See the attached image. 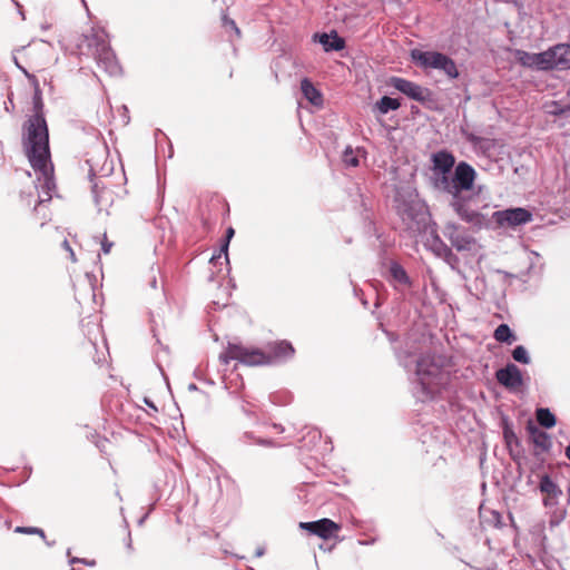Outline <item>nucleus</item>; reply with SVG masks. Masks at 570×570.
Instances as JSON below:
<instances>
[{
  "label": "nucleus",
  "mask_w": 570,
  "mask_h": 570,
  "mask_svg": "<svg viewBox=\"0 0 570 570\" xmlns=\"http://www.w3.org/2000/svg\"><path fill=\"white\" fill-rule=\"evenodd\" d=\"M42 101L39 90L35 95V115L23 125V147L31 167L40 173L49 185L52 175L50 161L49 132L42 114Z\"/></svg>",
  "instance_id": "nucleus-1"
},
{
  "label": "nucleus",
  "mask_w": 570,
  "mask_h": 570,
  "mask_svg": "<svg viewBox=\"0 0 570 570\" xmlns=\"http://www.w3.org/2000/svg\"><path fill=\"white\" fill-rule=\"evenodd\" d=\"M70 48L78 56L92 57L98 67L109 76H118L121 72L108 37L101 29L90 28L87 32L75 36Z\"/></svg>",
  "instance_id": "nucleus-2"
},
{
  "label": "nucleus",
  "mask_w": 570,
  "mask_h": 570,
  "mask_svg": "<svg viewBox=\"0 0 570 570\" xmlns=\"http://www.w3.org/2000/svg\"><path fill=\"white\" fill-rule=\"evenodd\" d=\"M234 360L246 366H263L267 361L262 348L245 346L240 343H228L224 352L219 354V361L223 364H228Z\"/></svg>",
  "instance_id": "nucleus-3"
},
{
  "label": "nucleus",
  "mask_w": 570,
  "mask_h": 570,
  "mask_svg": "<svg viewBox=\"0 0 570 570\" xmlns=\"http://www.w3.org/2000/svg\"><path fill=\"white\" fill-rule=\"evenodd\" d=\"M299 529L307 531L309 534L316 535L323 540L337 538L341 531V524L331 519L323 518L317 521L299 522Z\"/></svg>",
  "instance_id": "nucleus-4"
},
{
  "label": "nucleus",
  "mask_w": 570,
  "mask_h": 570,
  "mask_svg": "<svg viewBox=\"0 0 570 570\" xmlns=\"http://www.w3.org/2000/svg\"><path fill=\"white\" fill-rule=\"evenodd\" d=\"M389 83L399 90L400 92L406 95L409 98L419 101L425 102L431 100V91L428 88H424L413 81H410L400 77H392Z\"/></svg>",
  "instance_id": "nucleus-5"
},
{
  "label": "nucleus",
  "mask_w": 570,
  "mask_h": 570,
  "mask_svg": "<svg viewBox=\"0 0 570 570\" xmlns=\"http://www.w3.org/2000/svg\"><path fill=\"white\" fill-rule=\"evenodd\" d=\"M475 170L471 165L465 161H461L456 165L453 174L452 187L455 188V195L461 196L462 191L472 189L475 180Z\"/></svg>",
  "instance_id": "nucleus-6"
},
{
  "label": "nucleus",
  "mask_w": 570,
  "mask_h": 570,
  "mask_svg": "<svg viewBox=\"0 0 570 570\" xmlns=\"http://www.w3.org/2000/svg\"><path fill=\"white\" fill-rule=\"evenodd\" d=\"M267 358L266 365L274 364L281 360L293 356L295 350L287 341H277L266 345L263 350Z\"/></svg>",
  "instance_id": "nucleus-7"
},
{
  "label": "nucleus",
  "mask_w": 570,
  "mask_h": 570,
  "mask_svg": "<svg viewBox=\"0 0 570 570\" xmlns=\"http://www.w3.org/2000/svg\"><path fill=\"white\" fill-rule=\"evenodd\" d=\"M495 216L499 224H507L509 226L522 225L532 219V214L524 208H512L497 212Z\"/></svg>",
  "instance_id": "nucleus-8"
},
{
  "label": "nucleus",
  "mask_w": 570,
  "mask_h": 570,
  "mask_svg": "<svg viewBox=\"0 0 570 570\" xmlns=\"http://www.w3.org/2000/svg\"><path fill=\"white\" fill-rule=\"evenodd\" d=\"M451 207L462 220L474 226H481L483 224V216L476 210L471 209L462 196L452 199Z\"/></svg>",
  "instance_id": "nucleus-9"
},
{
  "label": "nucleus",
  "mask_w": 570,
  "mask_h": 570,
  "mask_svg": "<svg viewBox=\"0 0 570 570\" xmlns=\"http://www.w3.org/2000/svg\"><path fill=\"white\" fill-rule=\"evenodd\" d=\"M530 440L535 448V454L548 452L552 445L550 435L540 430L531 420L527 422L525 426Z\"/></svg>",
  "instance_id": "nucleus-10"
},
{
  "label": "nucleus",
  "mask_w": 570,
  "mask_h": 570,
  "mask_svg": "<svg viewBox=\"0 0 570 570\" xmlns=\"http://www.w3.org/2000/svg\"><path fill=\"white\" fill-rule=\"evenodd\" d=\"M498 382L507 389H515L522 385V374L514 364H508L495 373Z\"/></svg>",
  "instance_id": "nucleus-11"
},
{
  "label": "nucleus",
  "mask_w": 570,
  "mask_h": 570,
  "mask_svg": "<svg viewBox=\"0 0 570 570\" xmlns=\"http://www.w3.org/2000/svg\"><path fill=\"white\" fill-rule=\"evenodd\" d=\"M551 55V68L558 70L570 69V45L559 43L549 48Z\"/></svg>",
  "instance_id": "nucleus-12"
},
{
  "label": "nucleus",
  "mask_w": 570,
  "mask_h": 570,
  "mask_svg": "<svg viewBox=\"0 0 570 570\" xmlns=\"http://www.w3.org/2000/svg\"><path fill=\"white\" fill-rule=\"evenodd\" d=\"M539 488L540 491L546 494V498L543 499L544 505L554 504V500L562 494L561 489L547 474L541 476Z\"/></svg>",
  "instance_id": "nucleus-13"
},
{
  "label": "nucleus",
  "mask_w": 570,
  "mask_h": 570,
  "mask_svg": "<svg viewBox=\"0 0 570 570\" xmlns=\"http://www.w3.org/2000/svg\"><path fill=\"white\" fill-rule=\"evenodd\" d=\"M433 168L441 171V174H449L455 164L454 156L446 151L441 150L432 156Z\"/></svg>",
  "instance_id": "nucleus-14"
},
{
  "label": "nucleus",
  "mask_w": 570,
  "mask_h": 570,
  "mask_svg": "<svg viewBox=\"0 0 570 570\" xmlns=\"http://www.w3.org/2000/svg\"><path fill=\"white\" fill-rule=\"evenodd\" d=\"M441 52L435 51H422L413 49L411 51L412 59L423 68H433L438 66Z\"/></svg>",
  "instance_id": "nucleus-15"
},
{
  "label": "nucleus",
  "mask_w": 570,
  "mask_h": 570,
  "mask_svg": "<svg viewBox=\"0 0 570 570\" xmlns=\"http://www.w3.org/2000/svg\"><path fill=\"white\" fill-rule=\"evenodd\" d=\"M322 43L325 51H340L345 48V40L341 38L335 31L332 33L315 35Z\"/></svg>",
  "instance_id": "nucleus-16"
},
{
  "label": "nucleus",
  "mask_w": 570,
  "mask_h": 570,
  "mask_svg": "<svg viewBox=\"0 0 570 570\" xmlns=\"http://www.w3.org/2000/svg\"><path fill=\"white\" fill-rule=\"evenodd\" d=\"M301 90L304 97L314 106L323 105V96L318 89L314 87V85L307 79H303L301 82Z\"/></svg>",
  "instance_id": "nucleus-17"
},
{
  "label": "nucleus",
  "mask_w": 570,
  "mask_h": 570,
  "mask_svg": "<svg viewBox=\"0 0 570 570\" xmlns=\"http://www.w3.org/2000/svg\"><path fill=\"white\" fill-rule=\"evenodd\" d=\"M435 69L444 71L450 78H458L459 71L455 62L448 56L441 53Z\"/></svg>",
  "instance_id": "nucleus-18"
},
{
  "label": "nucleus",
  "mask_w": 570,
  "mask_h": 570,
  "mask_svg": "<svg viewBox=\"0 0 570 570\" xmlns=\"http://www.w3.org/2000/svg\"><path fill=\"white\" fill-rule=\"evenodd\" d=\"M435 69L444 71L450 78H458L459 71L455 62L448 56L441 53Z\"/></svg>",
  "instance_id": "nucleus-19"
},
{
  "label": "nucleus",
  "mask_w": 570,
  "mask_h": 570,
  "mask_svg": "<svg viewBox=\"0 0 570 570\" xmlns=\"http://www.w3.org/2000/svg\"><path fill=\"white\" fill-rule=\"evenodd\" d=\"M435 69L444 71L450 78H458L459 71L455 62L448 56L441 53Z\"/></svg>",
  "instance_id": "nucleus-20"
},
{
  "label": "nucleus",
  "mask_w": 570,
  "mask_h": 570,
  "mask_svg": "<svg viewBox=\"0 0 570 570\" xmlns=\"http://www.w3.org/2000/svg\"><path fill=\"white\" fill-rule=\"evenodd\" d=\"M535 417L538 423L546 429H551L557 423L554 414L549 409L546 407L537 409Z\"/></svg>",
  "instance_id": "nucleus-21"
},
{
  "label": "nucleus",
  "mask_w": 570,
  "mask_h": 570,
  "mask_svg": "<svg viewBox=\"0 0 570 570\" xmlns=\"http://www.w3.org/2000/svg\"><path fill=\"white\" fill-rule=\"evenodd\" d=\"M493 337L495 341L507 343L509 345L515 341V335L507 324L499 325L493 333Z\"/></svg>",
  "instance_id": "nucleus-22"
},
{
  "label": "nucleus",
  "mask_w": 570,
  "mask_h": 570,
  "mask_svg": "<svg viewBox=\"0 0 570 570\" xmlns=\"http://www.w3.org/2000/svg\"><path fill=\"white\" fill-rule=\"evenodd\" d=\"M532 69L537 70H552L550 50L534 53Z\"/></svg>",
  "instance_id": "nucleus-23"
},
{
  "label": "nucleus",
  "mask_w": 570,
  "mask_h": 570,
  "mask_svg": "<svg viewBox=\"0 0 570 570\" xmlns=\"http://www.w3.org/2000/svg\"><path fill=\"white\" fill-rule=\"evenodd\" d=\"M401 106L400 101L395 98H391L387 96L382 97L376 104L375 108L381 114H387L390 110H396Z\"/></svg>",
  "instance_id": "nucleus-24"
},
{
  "label": "nucleus",
  "mask_w": 570,
  "mask_h": 570,
  "mask_svg": "<svg viewBox=\"0 0 570 570\" xmlns=\"http://www.w3.org/2000/svg\"><path fill=\"white\" fill-rule=\"evenodd\" d=\"M390 273H391L392 278L396 283L404 285V286L411 285L410 278H409L405 269L401 265L392 264L390 267Z\"/></svg>",
  "instance_id": "nucleus-25"
},
{
  "label": "nucleus",
  "mask_w": 570,
  "mask_h": 570,
  "mask_svg": "<svg viewBox=\"0 0 570 570\" xmlns=\"http://www.w3.org/2000/svg\"><path fill=\"white\" fill-rule=\"evenodd\" d=\"M452 185H454L453 179H450L448 174H442V176L436 180V187L450 194L452 199H454L458 196L455 195V188L452 187Z\"/></svg>",
  "instance_id": "nucleus-26"
},
{
  "label": "nucleus",
  "mask_w": 570,
  "mask_h": 570,
  "mask_svg": "<svg viewBox=\"0 0 570 570\" xmlns=\"http://www.w3.org/2000/svg\"><path fill=\"white\" fill-rule=\"evenodd\" d=\"M451 244L458 250H470L473 244V239L465 236H455L451 238Z\"/></svg>",
  "instance_id": "nucleus-27"
},
{
  "label": "nucleus",
  "mask_w": 570,
  "mask_h": 570,
  "mask_svg": "<svg viewBox=\"0 0 570 570\" xmlns=\"http://www.w3.org/2000/svg\"><path fill=\"white\" fill-rule=\"evenodd\" d=\"M514 57L521 66L532 69L534 53L524 50H515Z\"/></svg>",
  "instance_id": "nucleus-28"
},
{
  "label": "nucleus",
  "mask_w": 570,
  "mask_h": 570,
  "mask_svg": "<svg viewBox=\"0 0 570 570\" xmlns=\"http://www.w3.org/2000/svg\"><path fill=\"white\" fill-rule=\"evenodd\" d=\"M512 357L517 362H520L522 364H528L530 362V357L528 355V352H527V350L522 345L517 346L512 351Z\"/></svg>",
  "instance_id": "nucleus-29"
},
{
  "label": "nucleus",
  "mask_w": 570,
  "mask_h": 570,
  "mask_svg": "<svg viewBox=\"0 0 570 570\" xmlns=\"http://www.w3.org/2000/svg\"><path fill=\"white\" fill-rule=\"evenodd\" d=\"M343 163L346 166L351 167H357L358 166V158L354 154V150L351 147H347L343 153Z\"/></svg>",
  "instance_id": "nucleus-30"
},
{
  "label": "nucleus",
  "mask_w": 570,
  "mask_h": 570,
  "mask_svg": "<svg viewBox=\"0 0 570 570\" xmlns=\"http://www.w3.org/2000/svg\"><path fill=\"white\" fill-rule=\"evenodd\" d=\"M14 532L21 533V534H37L40 538H42L43 540L46 539V534H45L43 530L40 528H37V527H17L14 529Z\"/></svg>",
  "instance_id": "nucleus-31"
},
{
  "label": "nucleus",
  "mask_w": 570,
  "mask_h": 570,
  "mask_svg": "<svg viewBox=\"0 0 570 570\" xmlns=\"http://www.w3.org/2000/svg\"><path fill=\"white\" fill-rule=\"evenodd\" d=\"M503 435H504L505 443L509 448L512 445V443H514L517 445L519 444L518 436L510 428L504 429Z\"/></svg>",
  "instance_id": "nucleus-32"
},
{
  "label": "nucleus",
  "mask_w": 570,
  "mask_h": 570,
  "mask_svg": "<svg viewBox=\"0 0 570 570\" xmlns=\"http://www.w3.org/2000/svg\"><path fill=\"white\" fill-rule=\"evenodd\" d=\"M234 234H235V230H234L233 227H229L226 230V240H225V243H224V245L222 246V249H220V252H223L225 254L226 259L228 258V254H227L228 244H229L232 237L234 236Z\"/></svg>",
  "instance_id": "nucleus-33"
},
{
  "label": "nucleus",
  "mask_w": 570,
  "mask_h": 570,
  "mask_svg": "<svg viewBox=\"0 0 570 570\" xmlns=\"http://www.w3.org/2000/svg\"><path fill=\"white\" fill-rule=\"evenodd\" d=\"M61 246L63 247V249L69 254V258L71 262H76L77 258H76V255L69 244V242L67 240V238H63L62 242H61Z\"/></svg>",
  "instance_id": "nucleus-34"
},
{
  "label": "nucleus",
  "mask_w": 570,
  "mask_h": 570,
  "mask_svg": "<svg viewBox=\"0 0 570 570\" xmlns=\"http://www.w3.org/2000/svg\"><path fill=\"white\" fill-rule=\"evenodd\" d=\"M112 246H114V243L110 242L108 239L107 235L105 234L104 238L101 240V249H102L104 254H109L111 248H112Z\"/></svg>",
  "instance_id": "nucleus-35"
},
{
  "label": "nucleus",
  "mask_w": 570,
  "mask_h": 570,
  "mask_svg": "<svg viewBox=\"0 0 570 570\" xmlns=\"http://www.w3.org/2000/svg\"><path fill=\"white\" fill-rule=\"evenodd\" d=\"M223 22L225 26H229L232 29H234L238 36L240 35V30L238 29V27L236 26V23L233 19L228 18L227 16H224Z\"/></svg>",
  "instance_id": "nucleus-36"
},
{
  "label": "nucleus",
  "mask_w": 570,
  "mask_h": 570,
  "mask_svg": "<svg viewBox=\"0 0 570 570\" xmlns=\"http://www.w3.org/2000/svg\"><path fill=\"white\" fill-rule=\"evenodd\" d=\"M423 373V361H420L417 363V374H422Z\"/></svg>",
  "instance_id": "nucleus-37"
},
{
  "label": "nucleus",
  "mask_w": 570,
  "mask_h": 570,
  "mask_svg": "<svg viewBox=\"0 0 570 570\" xmlns=\"http://www.w3.org/2000/svg\"><path fill=\"white\" fill-rule=\"evenodd\" d=\"M150 286H151L153 288H157V279H156V277H155V276H153V277H151V279H150Z\"/></svg>",
  "instance_id": "nucleus-38"
},
{
  "label": "nucleus",
  "mask_w": 570,
  "mask_h": 570,
  "mask_svg": "<svg viewBox=\"0 0 570 570\" xmlns=\"http://www.w3.org/2000/svg\"><path fill=\"white\" fill-rule=\"evenodd\" d=\"M566 456L570 460V442L569 445L566 448Z\"/></svg>",
  "instance_id": "nucleus-39"
},
{
  "label": "nucleus",
  "mask_w": 570,
  "mask_h": 570,
  "mask_svg": "<svg viewBox=\"0 0 570 570\" xmlns=\"http://www.w3.org/2000/svg\"><path fill=\"white\" fill-rule=\"evenodd\" d=\"M568 503L570 504V484H569V488H568Z\"/></svg>",
  "instance_id": "nucleus-40"
},
{
  "label": "nucleus",
  "mask_w": 570,
  "mask_h": 570,
  "mask_svg": "<svg viewBox=\"0 0 570 570\" xmlns=\"http://www.w3.org/2000/svg\"><path fill=\"white\" fill-rule=\"evenodd\" d=\"M216 258H220V254H218L217 256H212V259L210 261H214Z\"/></svg>",
  "instance_id": "nucleus-41"
},
{
  "label": "nucleus",
  "mask_w": 570,
  "mask_h": 570,
  "mask_svg": "<svg viewBox=\"0 0 570 570\" xmlns=\"http://www.w3.org/2000/svg\"><path fill=\"white\" fill-rule=\"evenodd\" d=\"M128 540H129L128 547L130 548V541H131L130 533H128Z\"/></svg>",
  "instance_id": "nucleus-42"
},
{
  "label": "nucleus",
  "mask_w": 570,
  "mask_h": 570,
  "mask_svg": "<svg viewBox=\"0 0 570 570\" xmlns=\"http://www.w3.org/2000/svg\"><path fill=\"white\" fill-rule=\"evenodd\" d=\"M274 428H275V429H277V430H278V429H279V430H283V429H282L281 426H278L277 424H274Z\"/></svg>",
  "instance_id": "nucleus-43"
}]
</instances>
